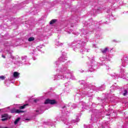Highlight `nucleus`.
<instances>
[{
	"mask_svg": "<svg viewBox=\"0 0 128 128\" xmlns=\"http://www.w3.org/2000/svg\"><path fill=\"white\" fill-rule=\"evenodd\" d=\"M58 74L60 75H56L54 76L55 80H64V78H70L71 80H76L74 76L71 74L70 71L67 68L62 67L57 70Z\"/></svg>",
	"mask_w": 128,
	"mask_h": 128,
	"instance_id": "obj_1",
	"label": "nucleus"
},
{
	"mask_svg": "<svg viewBox=\"0 0 128 128\" xmlns=\"http://www.w3.org/2000/svg\"><path fill=\"white\" fill-rule=\"evenodd\" d=\"M128 56H124L123 58L122 59V66L120 67V72L121 74H124V70L122 68H124L128 64Z\"/></svg>",
	"mask_w": 128,
	"mask_h": 128,
	"instance_id": "obj_2",
	"label": "nucleus"
},
{
	"mask_svg": "<svg viewBox=\"0 0 128 128\" xmlns=\"http://www.w3.org/2000/svg\"><path fill=\"white\" fill-rule=\"evenodd\" d=\"M22 112H24L20 110H16V108H13L10 110L11 114H22Z\"/></svg>",
	"mask_w": 128,
	"mask_h": 128,
	"instance_id": "obj_3",
	"label": "nucleus"
},
{
	"mask_svg": "<svg viewBox=\"0 0 128 128\" xmlns=\"http://www.w3.org/2000/svg\"><path fill=\"white\" fill-rule=\"evenodd\" d=\"M44 104H56V101L55 100H50L47 99L45 100Z\"/></svg>",
	"mask_w": 128,
	"mask_h": 128,
	"instance_id": "obj_4",
	"label": "nucleus"
},
{
	"mask_svg": "<svg viewBox=\"0 0 128 128\" xmlns=\"http://www.w3.org/2000/svg\"><path fill=\"white\" fill-rule=\"evenodd\" d=\"M22 62H17V64L18 66H20V64H24L26 62V56H24L22 57Z\"/></svg>",
	"mask_w": 128,
	"mask_h": 128,
	"instance_id": "obj_5",
	"label": "nucleus"
},
{
	"mask_svg": "<svg viewBox=\"0 0 128 128\" xmlns=\"http://www.w3.org/2000/svg\"><path fill=\"white\" fill-rule=\"evenodd\" d=\"M13 76L16 78H20V73H18V72H14Z\"/></svg>",
	"mask_w": 128,
	"mask_h": 128,
	"instance_id": "obj_6",
	"label": "nucleus"
},
{
	"mask_svg": "<svg viewBox=\"0 0 128 128\" xmlns=\"http://www.w3.org/2000/svg\"><path fill=\"white\" fill-rule=\"evenodd\" d=\"M108 52V47H106L102 50V54H106V52Z\"/></svg>",
	"mask_w": 128,
	"mask_h": 128,
	"instance_id": "obj_7",
	"label": "nucleus"
},
{
	"mask_svg": "<svg viewBox=\"0 0 128 128\" xmlns=\"http://www.w3.org/2000/svg\"><path fill=\"white\" fill-rule=\"evenodd\" d=\"M55 44L58 46H62V44H64L58 41V42H55Z\"/></svg>",
	"mask_w": 128,
	"mask_h": 128,
	"instance_id": "obj_8",
	"label": "nucleus"
},
{
	"mask_svg": "<svg viewBox=\"0 0 128 128\" xmlns=\"http://www.w3.org/2000/svg\"><path fill=\"white\" fill-rule=\"evenodd\" d=\"M20 118H18L17 119H16L14 122V124H17L18 122H20Z\"/></svg>",
	"mask_w": 128,
	"mask_h": 128,
	"instance_id": "obj_9",
	"label": "nucleus"
},
{
	"mask_svg": "<svg viewBox=\"0 0 128 128\" xmlns=\"http://www.w3.org/2000/svg\"><path fill=\"white\" fill-rule=\"evenodd\" d=\"M59 60H60V62H64V60H66V59L62 58V57H60L59 59H58Z\"/></svg>",
	"mask_w": 128,
	"mask_h": 128,
	"instance_id": "obj_10",
	"label": "nucleus"
},
{
	"mask_svg": "<svg viewBox=\"0 0 128 128\" xmlns=\"http://www.w3.org/2000/svg\"><path fill=\"white\" fill-rule=\"evenodd\" d=\"M28 106V104H25L24 106H20V110H24V108H25L26 106Z\"/></svg>",
	"mask_w": 128,
	"mask_h": 128,
	"instance_id": "obj_11",
	"label": "nucleus"
},
{
	"mask_svg": "<svg viewBox=\"0 0 128 128\" xmlns=\"http://www.w3.org/2000/svg\"><path fill=\"white\" fill-rule=\"evenodd\" d=\"M28 42H32L33 40H34V37H30L28 39Z\"/></svg>",
	"mask_w": 128,
	"mask_h": 128,
	"instance_id": "obj_12",
	"label": "nucleus"
},
{
	"mask_svg": "<svg viewBox=\"0 0 128 128\" xmlns=\"http://www.w3.org/2000/svg\"><path fill=\"white\" fill-rule=\"evenodd\" d=\"M56 22V20H52L50 22V24H54Z\"/></svg>",
	"mask_w": 128,
	"mask_h": 128,
	"instance_id": "obj_13",
	"label": "nucleus"
},
{
	"mask_svg": "<svg viewBox=\"0 0 128 128\" xmlns=\"http://www.w3.org/2000/svg\"><path fill=\"white\" fill-rule=\"evenodd\" d=\"M6 79V77L4 76H0V80H4Z\"/></svg>",
	"mask_w": 128,
	"mask_h": 128,
	"instance_id": "obj_14",
	"label": "nucleus"
},
{
	"mask_svg": "<svg viewBox=\"0 0 128 128\" xmlns=\"http://www.w3.org/2000/svg\"><path fill=\"white\" fill-rule=\"evenodd\" d=\"M108 60V58H100V60L102 62H104V60Z\"/></svg>",
	"mask_w": 128,
	"mask_h": 128,
	"instance_id": "obj_15",
	"label": "nucleus"
},
{
	"mask_svg": "<svg viewBox=\"0 0 128 128\" xmlns=\"http://www.w3.org/2000/svg\"><path fill=\"white\" fill-rule=\"evenodd\" d=\"M2 118H8V114H4L3 115H2Z\"/></svg>",
	"mask_w": 128,
	"mask_h": 128,
	"instance_id": "obj_16",
	"label": "nucleus"
},
{
	"mask_svg": "<svg viewBox=\"0 0 128 128\" xmlns=\"http://www.w3.org/2000/svg\"><path fill=\"white\" fill-rule=\"evenodd\" d=\"M126 94H128V91L126 90H124V93L123 94L124 96H126Z\"/></svg>",
	"mask_w": 128,
	"mask_h": 128,
	"instance_id": "obj_17",
	"label": "nucleus"
},
{
	"mask_svg": "<svg viewBox=\"0 0 128 128\" xmlns=\"http://www.w3.org/2000/svg\"><path fill=\"white\" fill-rule=\"evenodd\" d=\"M8 120V118H3L2 119V122H4V120Z\"/></svg>",
	"mask_w": 128,
	"mask_h": 128,
	"instance_id": "obj_18",
	"label": "nucleus"
},
{
	"mask_svg": "<svg viewBox=\"0 0 128 128\" xmlns=\"http://www.w3.org/2000/svg\"><path fill=\"white\" fill-rule=\"evenodd\" d=\"M55 122H56V120H60V118H58V117H56V118H55Z\"/></svg>",
	"mask_w": 128,
	"mask_h": 128,
	"instance_id": "obj_19",
	"label": "nucleus"
},
{
	"mask_svg": "<svg viewBox=\"0 0 128 128\" xmlns=\"http://www.w3.org/2000/svg\"><path fill=\"white\" fill-rule=\"evenodd\" d=\"M58 64H60V62H56V66H58Z\"/></svg>",
	"mask_w": 128,
	"mask_h": 128,
	"instance_id": "obj_20",
	"label": "nucleus"
},
{
	"mask_svg": "<svg viewBox=\"0 0 128 128\" xmlns=\"http://www.w3.org/2000/svg\"><path fill=\"white\" fill-rule=\"evenodd\" d=\"M82 46V44H78L77 46H77V48H78V46Z\"/></svg>",
	"mask_w": 128,
	"mask_h": 128,
	"instance_id": "obj_21",
	"label": "nucleus"
},
{
	"mask_svg": "<svg viewBox=\"0 0 128 128\" xmlns=\"http://www.w3.org/2000/svg\"><path fill=\"white\" fill-rule=\"evenodd\" d=\"M80 121V118H78L76 121V122H78Z\"/></svg>",
	"mask_w": 128,
	"mask_h": 128,
	"instance_id": "obj_22",
	"label": "nucleus"
},
{
	"mask_svg": "<svg viewBox=\"0 0 128 128\" xmlns=\"http://www.w3.org/2000/svg\"><path fill=\"white\" fill-rule=\"evenodd\" d=\"M2 58H6V56L2 55Z\"/></svg>",
	"mask_w": 128,
	"mask_h": 128,
	"instance_id": "obj_23",
	"label": "nucleus"
},
{
	"mask_svg": "<svg viewBox=\"0 0 128 128\" xmlns=\"http://www.w3.org/2000/svg\"><path fill=\"white\" fill-rule=\"evenodd\" d=\"M30 120V118H26L25 120Z\"/></svg>",
	"mask_w": 128,
	"mask_h": 128,
	"instance_id": "obj_24",
	"label": "nucleus"
},
{
	"mask_svg": "<svg viewBox=\"0 0 128 128\" xmlns=\"http://www.w3.org/2000/svg\"><path fill=\"white\" fill-rule=\"evenodd\" d=\"M90 72H93V70H90Z\"/></svg>",
	"mask_w": 128,
	"mask_h": 128,
	"instance_id": "obj_25",
	"label": "nucleus"
},
{
	"mask_svg": "<svg viewBox=\"0 0 128 128\" xmlns=\"http://www.w3.org/2000/svg\"><path fill=\"white\" fill-rule=\"evenodd\" d=\"M114 42H116V40H114Z\"/></svg>",
	"mask_w": 128,
	"mask_h": 128,
	"instance_id": "obj_26",
	"label": "nucleus"
}]
</instances>
